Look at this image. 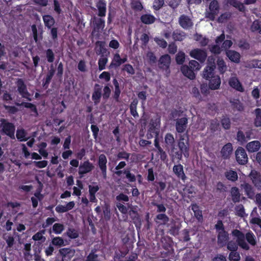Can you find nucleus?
<instances>
[{
	"mask_svg": "<svg viewBox=\"0 0 261 261\" xmlns=\"http://www.w3.org/2000/svg\"><path fill=\"white\" fill-rule=\"evenodd\" d=\"M207 62V65L203 72V76L206 80H209L215 75L214 72L215 68L214 58L213 57H208Z\"/></svg>",
	"mask_w": 261,
	"mask_h": 261,
	"instance_id": "f257e3e1",
	"label": "nucleus"
},
{
	"mask_svg": "<svg viewBox=\"0 0 261 261\" xmlns=\"http://www.w3.org/2000/svg\"><path fill=\"white\" fill-rule=\"evenodd\" d=\"M219 11V6L218 2L214 0L210 4L209 8L205 12V17L210 20H214L215 16L218 14Z\"/></svg>",
	"mask_w": 261,
	"mask_h": 261,
	"instance_id": "f03ea898",
	"label": "nucleus"
},
{
	"mask_svg": "<svg viewBox=\"0 0 261 261\" xmlns=\"http://www.w3.org/2000/svg\"><path fill=\"white\" fill-rule=\"evenodd\" d=\"M232 236L234 240H236L238 244L242 248L248 250L249 246L248 244L245 242L244 235L240 231L234 230L232 232Z\"/></svg>",
	"mask_w": 261,
	"mask_h": 261,
	"instance_id": "7ed1b4c3",
	"label": "nucleus"
},
{
	"mask_svg": "<svg viewBox=\"0 0 261 261\" xmlns=\"http://www.w3.org/2000/svg\"><path fill=\"white\" fill-rule=\"evenodd\" d=\"M224 38L225 35L223 33L216 38L215 40L216 44L210 46V50L212 53L215 54H220L223 48L222 46H220V45L222 42L224 40Z\"/></svg>",
	"mask_w": 261,
	"mask_h": 261,
	"instance_id": "20e7f679",
	"label": "nucleus"
},
{
	"mask_svg": "<svg viewBox=\"0 0 261 261\" xmlns=\"http://www.w3.org/2000/svg\"><path fill=\"white\" fill-rule=\"evenodd\" d=\"M160 124V120L159 118H155L154 120H152L149 126L148 132L150 133V137L155 136L156 137L159 132V127Z\"/></svg>",
	"mask_w": 261,
	"mask_h": 261,
	"instance_id": "39448f33",
	"label": "nucleus"
},
{
	"mask_svg": "<svg viewBox=\"0 0 261 261\" xmlns=\"http://www.w3.org/2000/svg\"><path fill=\"white\" fill-rule=\"evenodd\" d=\"M236 156L237 162L242 165L247 162L248 156L245 149L242 147H239L236 151Z\"/></svg>",
	"mask_w": 261,
	"mask_h": 261,
	"instance_id": "423d86ee",
	"label": "nucleus"
},
{
	"mask_svg": "<svg viewBox=\"0 0 261 261\" xmlns=\"http://www.w3.org/2000/svg\"><path fill=\"white\" fill-rule=\"evenodd\" d=\"M1 126L5 134L9 136L11 138L14 137V126L10 123L7 122L5 120H2Z\"/></svg>",
	"mask_w": 261,
	"mask_h": 261,
	"instance_id": "0eeeda50",
	"label": "nucleus"
},
{
	"mask_svg": "<svg viewBox=\"0 0 261 261\" xmlns=\"http://www.w3.org/2000/svg\"><path fill=\"white\" fill-rule=\"evenodd\" d=\"M190 55L192 58H195L201 62H203L207 56L206 52L200 49H194L191 50Z\"/></svg>",
	"mask_w": 261,
	"mask_h": 261,
	"instance_id": "6e6552de",
	"label": "nucleus"
},
{
	"mask_svg": "<svg viewBox=\"0 0 261 261\" xmlns=\"http://www.w3.org/2000/svg\"><path fill=\"white\" fill-rule=\"evenodd\" d=\"M184 140V138H180L178 142V147L181 153L184 154V156L188 158L189 156V141L188 139L186 140L185 142Z\"/></svg>",
	"mask_w": 261,
	"mask_h": 261,
	"instance_id": "1a4fd4ad",
	"label": "nucleus"
},
{
	"mask_svg": "<svg viewBox=\"0 0 261 261\" xmlns=\"http://www.w3.org/2000/svg\"><path fill=\"white\" fill-rule=\"evenodd\" d=\"M249 176L254 186L258 189H261V175L255 170H252Z\"/></svg>",
	"mask_w": 261,
	"mask_h": 261,
	"instance_id": "9d476101",
	"label": "nucleus"
},
{
	"mask_svg": "<svg viewBox=\"0 0 261 261\" xmlns=\"http://www.w3.org/2000/svg\"><path fill=\"white\" fill-rule=\"evenodd\" d=\"M17 85L18 87V90L21 96L27 99L31 100L30 98V94L27 90L26 86L24 85L23 81L21 79H19L17 81Z\"/></svg>",
	"mask_w": 261,
	"mask_h": 261,
	"instance_id": "9b49d317",
	"label": "nucleus"
},
{
	"mask_svg": "<svg viewBox=\"0 0 261 261\" xmlns=\"http://www.w3.org/2000/svg\"><path fill=\"white\" fill-rule=\"evenodd\" d=\"M179 23L180 25L185 29H190L193 25L192 20L185 15H182L179 17Z\"/></svg>",
	"mask_w": 261,
	"mask_h": 261,
	"instance_id": "f8f14e48",
	"label": "nucleus"
},
{
	"mask_svg": "<svg viewBox=\"0 0 261 261\" xmlns=\"http://www.w3.org/2000/svg\"><path fill=\"white\" fill-rule=\"evenodd\" d=\"M209 88L212 90H217L220 87L221 80L219 75H216L209 79Z\"/></svg>",
	"mask_w": 261,
	"mask_h": 261,
	"instance_id": "ddd939ff",
	"label": "nucleus"
},
{
	"mask_svg": "<svg viewBox=\"0 0 261 261\" xmlns=\"http://www.w3.org/2000/svg\"><path fill=\"white\" fill-rule=\"evenodd\" d=\"M261 147V144L258 141H253L249 142L246 146V148L249 152L257 151Z\"/></svg>",
	"mask_w": 261,
	"mask_h": 261,
	"instance_id": "4468645a",
	"label": "nucleus"
},
{
	"mask_svg": "<svg viewBox=\"0 0 261 261\" xmlns=\"http://www.w3.org/2000/svg\"><path fill=\"white\" fill-rule=\"evenodd\" d=\"M93 165L88 161L85 162L79 167V173L80 174H86L92 170Z\"/></svg>",
	"mask_w": 261,
	"mask_h": 261,
	"instance_id": "2eb2a0df",
	"label": "nucleus"
},
{
	"mask_svg": "<svg viewBox=\"0 0 261 261\" xmlns=\"http://www.w3.org/2000/svg\"><path fill=\"white\" fill-rule=\"evenodd\" d=\"M170 57L169 55L162 56L159 61V67L163 69H167L170 65Z\"/></svg>",
	"mask_w": 261,
	"mask_h": 261,
	"instance_id": "dca6fc26",
	"label": "nucleus"
},
{
	"mask_svg": "<svg viewBox=\"0 0 261 261\" xmlns=\"http://www.w3.org/2000/svg\"><path fill=\"white\" fill-rule=\"evenodd\" d=\"M181 71L185 76L189 79L193 80L195 77V74L194 72V70H192L190 66L186 65L182 66L181 67Z\"/></svg>",
	"mask_w": 261,
	"mask_h": 261,
	"instance_id": "f3484780",
	"label": "nucleus"
},
{
	"mask_svg": "<svg viewBox=\"0 0 261 261\" xmlns=\"http://www.w3.org/2000/svg\"><path fill=\"white\" fill-rule=\"evenodd\" d=\"M229 86L239 91H243V88L239 80L236 76L231 77L229 80Z\"/></svg>",
	"mask_w": 261,
	"mask_h": 261,
	"instance_id": "a211bd4d",
	"label": "nucleus"
},
{
	"mask_svg": "<svg viewBox=\"0 0 261 261\" xmlns=\"http://www.w3.org/2000/svg\"><path fill=\"white\" fill-rule=\"evenodd\" d=\"M226 55L228 59L234 63H239L240 60V55L239 53L232 50H226Z\"/></svg>",
	"mask_w": 261,
	"mask_h": 261,
	"instance_id": "6ab92c4d",
	"label": "nucleus"
},
{
	"mask_svg": "<svg viewBox=\"0 0 261 261\" xmlns=\"http://www.w3.org/2000/svg\"><path fill=\"white\" fill-rule=\"evenodd\" d=\"M187 124V119L182 118L177 120L176 123V128L178 133H182L186 129Z\"/></svg>",
	"mask_w": 261,
	"mask_h": 261,
	"instance_id": "aec40b11",
	"label": "nucleus"
},
{
	"mask_svg": "<svg viewBox=\"0 0 261 261\" xmlns=\"http://www.w3.org/2000/svg\"><path fill=\"white\" fill-rule=\"evenodd\" d=\"M228 238V234L225 231H220L218 234V244L221 246H223L226 244Z\"/></svg>",
	"mask_w": 261,
	"mask_h": 261,
	"instance_id": "412c9836",
	"label": "nucleus"
},
{
	"mask_svg": "<svg viewBox=\"0 0 261 261\" xmlns=\"http://www.w3.org/2000/svg\"><path fill=\"white\" fill-rule=\"evenodd\" d=\"M122 64L121 58L119 54L116 53L109 66L110 68H116Z\"/></svg>",
	"mask_w": 261,
	"mask_h": 261,
	"instance_id": "4be33fe9",
	"label": "nucleus"
},
{
	"mask_svg": "<svg viewBox=\"0 0 261 261\" xmlns=\"http://www.w3.org/2000/svg\"><path fill=\"white\" fill-rule=\"evenodd\" d=\"M107 162V160L106 156L104 154H101L99 157L98 164L104 176L106 175Z\"/></svg>",
	"mask_w": 261,
	"mask_h": 261,
	"instance_id": "5701e85b",
	"label": "nucleus"
},
{
	"mask_svg": "<svg viewBox=\"0 0 261 261\" xmlns=\"http://www.w3.org/2000/svg\"><path fill=\"white\" fill-rule=\"evenodd\" d=\"M232 151V145L230 143H227L224 145L221 150V154L224 159L228 158Z\"/></svg>",
	"mask_w": 261,
	"mask_h": 261,
	"instance_id": "b1692460",
	"label": "nucleus"
},
{
	"mask_svg": "<svg viewBox=\"0 0 261 261\" xmlns=\"http://www.w3.org/2000/svg\"><path fill=\"white\" fill-rule=\"evenodd\" d=\"M101 88L99 86L96 85L94 88L92 98L95 104H97L100 101L101 97Z\"/></svg>",
	"mask_w": 261,
	"mask_h": 261,
	"instance_id": "393cba45",
	"label": "nucleus"
},
{
	"mask_svg": "<svg viewBox=\"0 0 261 261\" xmlns=\"http://www.w3.org/2000/svg\"><path fill=\"white\" fill-rule=\"evenodd\" d=\"M173 171L174 173L182 180L186 178L185 174L183 170V166L181 165H175L173 167Z\"/></svg>",
	"mask_w": 261,
	"mask_h": 261,
	"instance_id": "a878e982",
	"label": "nucleus"
},
{
	"mask_svg": "<svg viewBox=\"0 0 261 261\" xmlns=\"http://www.w3.org/2000/svg\"><path fill=\"white\" fill-rule=\"evenodd\" d=\"M97 7L98 9V15L100 16H104L106 12V4L103 0H98L97 3Z\"/></svg>",
	"mask_w": 261,
	"mask_h": 261,
	"instance_id": "bb28decb",
	"label": "nucleus"
},
{
	"mask_svg": "<svg viewBox=\"0 0 261 261\" xmlns=\"http://www.w3.org/2000/svg\"><path fill=\"white\" fill-rule=\"evenodd\" d=\"M241 187L243 189L245 190L246 194L249 198H252L254 197V193L253 191L252 187L249 184L244 183L241 184Z\"/></svg>",
	"mask_w": 261,
	"mask_h": 261,
	"instance_id": "cd10ccee",
	"label": "nucleus"
},
{
	"mask_svg": "<svg viewBox=\"0 0 261 261\" xmlns=\"http://www.w3.org/2000/svg\"><path fill=\"white\" fill-rule=\"evenodd\" d=\"M141 20L143 23L149 24L155 21V18L151 14H144L141 16Z\"/></svg>",
	"mask_w": 261,
	"mask_h": 261,
	"instance_id": "c85d7f7f",
	"label": "nucleus"
},
{
	"mask_svg": "<svg viewBox=\"0 0 261 261\" xmlns=\"http://www.w3.org/2000/svg\"><path fill=\"white\" fill-rule=\"evenodd\" d=\"M230 193L232 200L233 202H236L240 201L241 197L239 190L237 188L232 187L231 189Z\"/></svg>",
	"mask_w": 261,
	"mask_h": 261,
	"instance_id": "c756f323",
	"label": "nucleus"
},
{
	"mask_svg": "<svg viewBox=\"0 0 261 261\" xmlns=\"http://www.w3.org/2000/svg\"><path fill=\"white\" fill-rule=\"evenodd\" d=\"M225 176L229 180L234 181L238 179L237 173L233 170H230L226 172Z\"/></svg>",
	"mask_w": 261,
	"mask_h": 261,
	"instance_id": "7c9ffc66",
	"label": "nucleus"
},
{
	"mask_svg": "<svg viewBox=\"0 0 261 261\" xmlns=\"http://www.w3.org/2000/svg\"><path fill=\"white\" fill-rule=\"evenodd\" d=\"M217 65L220 73H224L227 69V66L223 59L219 58L217 60Z\"/></svg>",
	"mask_w": 261,
	"mask_h": 261,
	"instance_id": "2f4dec72",
	"label": "nucleus"
},
{
	"mask_svg": "<svg viewBox=\"0 0 261 261\" xmlns=\"http://www.w3.org/2000/svg\"><path fill=\"white\" fill-rule=\"evenodd\" d=\"M43 198V195L40 192H36L35 194V197L31 198L33 206L36 207L38 205V201L41 200Z\"/></svg>",
	"mask_w": 261,
	"mask_h": 261,
	"instance_id": "473e14b6",
	"label": "nucleus"
},
{
	"mask_svg": "<svg viewBox=\"0 0 261 261\" xmlns=\"http://www.w3.org/2000/svg\"><path fill=\"white\" fill-rule=\"evenodd\" d=\"M172 36L173 39L176 41H181L185 37V33L179 31L174 32Z\"/></svg>",
	"mask_w": 261,
	"mask_h": 261,
	"instance_id": "72a5a7b5",
	"label": "nucleus"
},
{
	"mask_svg": "<svg viewBox=\"0 0 261 261\" xmlns=\"http://www.w3.org/2000/svg\"><path fill=\"white\" fill-rule=\"evenodd\" d=\"M59 252L60 254L63 256V257H64L65 259L67 257L69 258L73 254V252L71 251V250L68 248L61 249Z\"/></svg>",
	"mask_w": 261,
	"mask_h": 261,
	"instance_id": "f704fd0d",
	"label": "nucleus"
},
{
	"mask_svg": "<svg viewBox=\"0 0 261 261\" xmlns=\"http://www.w3.org/2000/svg\"><path fill=\"white\" fill-rule=\"evenodd\" d=\"M105 27V21L101 19H99L96 25V27L94 28L92 34L94 35L96 31H101Z\"/></svg>",
	"mask_w": 261,
	"mask_h": 261,
	"instance_id": "c9c22d12",
	"label": "nucleus"
},
{
	"mask_svg": "<svg viewBox=\"0 0 261 261\" xmlns=\"http://www.w3.org/2000/svg\"><path fill=\"white\" fill-rule=\"evenodd\" d=\"M43 21L46 27L50 28L55 22L54 19L50 15H46L43 16Z\"/></svg>",
	"mask_w": 261,
	"mask_h": 261,
	"instance_id": "e433bc0d",
	"label": "nucleus"
},
{
	"mask_svg": "<svg viewBox=\"0 0 261 261\" xmlns=\"http://www.w3.org/2000/svg\"><path fill=\"white\" fill-rule=\"evenodd\" d=\"M190 67L194 70V72L199 71L201 69V66L198 62L195 60H191L189 62Z\"/></svg>",
	"mask_w": 261,
	"mask_h": 261,
	"instance_id": "4c0bfd02",
	"label": "nucleus"
},
{
	"mask_svg": "<svg viewBox=\"0 0 261 261\" xmlns=\"http://www.w3.org/2000/svg\"><path fill=\"white\" fill-rule=\"evenodd\" d=\"M64 226L60 223H55L53 227V231L56 234H60L64 230Z\"/></svg>",
	"mask_w": 261,
	"mask_h": 261,
	"instance_id": "58836bf2",
	"label": "nucleus"
},
{
	"mask_svg": "<svg viewBox=\"0 0 261 261\" xmlns=\"http://www.w3.org/2000/svg\"><path fill=\"white\" fill-rule=\"evenodd\" d=\"M194 39L196 41H198L202 46L206 45L208 42V40L207 39L203 37L202 36L198 34L195 36Z\"/></svg>",
	"mask_w": 261,
	"mask_h": 261,
	"instance_id": "ea45409f",
	"label": "nucleus"
},
{
	"mask_svg": "<svg viewBox=\"0 0 261 261\" xmlns=\"http://www.w3.org/2000/svg\"><path fill=\"white\" fill-rule=\"evenodd\" d=\"M185 60V54L184 52L179 51L176 56V61L178 64H182Z\"/></svg>",
	"mask_w": 261,
	"mask_h": 261,
	"instance_id": "a19ab883",
	"label": "nucleus"
},
{
	"mask_svg": "<svg viewBox=\"0 0 261 261\" xmlns=\"http://www.w3.org/2000/svg\"><path fill=\"white\" fill-rule=\"evenodd\" d=\"M165 141L167 145L172 146L174 143V138L171 134H167L165 137Z\"/></svg>",
	"mask_w": 261,
	"mask_h": 261,
	"instance_id": "79ce46f5",
	"label": "nucleus"
},
{
	"mask_svg": "<svg viewBox=\"0 0 261 261\" xmlns=\"http://www.w3.org/2000/svg\"><path fill=\"white\" fill-rule=\"evenodd\" d=\"M51 243L53 245L58 247H61L64 245V241L60 237H55L53 238Z\"/></svg>",
	"mask_w": 261,
	"mask_h": 261,
	"instance_id": "37998d69",
	"label": "nucleus"
},
{
	"mask_svg": "<svg viewBox=\"0 0 261 261\" xmlns=\"http://www.w3.org/2000/svg\"><path fill=\"white\" fill-rule=\"evenodd\" d=\"M17 138L21 141L27 140L26 133L23 129H18L16 132Z\"/></svg>",
	"mask_w": 261,
	"mask_h": 261,
	"instance_id": "c03bdc74",
	"label": "nucleus"
},
{
	"mask_svg": "<svg viewBox=\"0 0 261 261\" xmlns=\"http://www.w3.org/2000/svg\"><path fill=\"white\" fill-rule=\"evenodd\" d=\"M256 113V118L255 119V125L256 126H261V114H260V109H257L255 110Z\"/></svg>",
	"mask_w": 261,
	"mask_h": 261,
	"instance_id": "a18cd8bd",
	"label": "nucleus"
},
{
	"mask_svg": "<svg viewBox=\"0 0 261 261\" xmlns=\"http://www.w3.org/2000/svg\"><path fill=\"white\" fill-rule=\"evenodd\" d=\"M108 62V58L105 57H101L98 61L99 69L102 70L105 68L106 65Z\"/></svg>",
	"mask_w": 261,
	"mask_h": 261,
	"instance_id": "49530a36",
	"label": "nucleus"
},
{
	"mask_svg": "<svg viewBox=\"0 0 261 261\" xmlns=\"http://www.w3.org/2000/svg\"><path fill=\"white\" fill-rule=\"evenodd\" d=\"M228 2L237 8L240 11H243L244 10V6L243 4L238 2L236 0H228Z\"/></svg>",
	"mask_w": 261,
	"mask_h": 261,
	"instance_id": "de8ad7c7",
	"label": "nucleus"
},
{
	"mask_svg": "<svg viewBox=\"0 0 261 261\" xmlns=\"http://www.w3.org/2000/svg\"><path fill=\"white\" fill-rule=\"evenodd\" d=\"M138 103L137 100H134L130 106V109L132 114L134 116H138V113L136 111V107Z\"/></svg>",
	"mask_w": 261,
	"mask_h": 261,
	"instance_id": "09e8293b",
	"label": "nucleus"
},
{
	"mask_svg": "<svg viewBox=\"0 0 261 261\" xmlns=\"http://www.w3.org/2000/svg\"><path fill=\"white\" fill-rule=\"evenodd\" d=\"M251 29L252 31H258L261 34V27L259 22L258 20L254 21L251 25Z\"/></svg>",
	"mask_w": 261,
	"mask_h": 261,
	"instance_id": "8fccbe9b",
	"label": "nucleus"
},
{
	"mask_svg": "<svg viewBox=\"0 0 261 261\" xmlns=\"http://www.w3.org/2000/svg\"><path fill=\"white\" fill-rule=\"evenodd\" d=\"M246 238L247 241L252 245H254L256 243V241L255 240L254 235L251 232H248L246 235Z\"/></svg>",
	"mask_w": 261,
	"mask_h": 261,
	"instance_id": "3c124183",
	"label": "nucleus"
},
{
	"mask_svg": "<svg viewBox=\"0 0 261 261\" xmlns=\"http://www.w3.org/2000/svg\"><path fill=\"white\" fill-rule=\"evenodd\" d=\"M229 258L231 261H239L240 259V256L239 253L231 251L229 254Z\"/></svg>",
	"mask_w": 261,
	"mask_h": 261,
	"instance_id": "603ef678",
	"label": "nucleus"
},
{
	"mask_svg": "<svg viewBox=\"0 0 261 261\" xmlns=\"http://www.w3.org/2000/svg\"><path fill=\"white\" fill-rule=\"evenodd\" d=\"M236 214L241 217H244L245 213L244 207L242 205H239L236 207Z\"/></svg>",
	"mask_w": 261,
	"mask_h": 261,
	"instance_id": "864d4df0",
	"label": "nucleus"
},
{
	"mask_svg": "<svg viewBox=\"0 0 261 261\" xmlns=\"http://www.w3.org/2000/svg\"><path fill=\"white\" fill-rule=\"evenodd\" d=\"M34 165L39 168H45L48 164L47 161H34L33 162Z\"/></svg>",
	"mask_w": 261,
	"mask_h": 261,
	"instance_id": "5fc2aeb1",
	"label": "nucleus"
},
{
	"mask_svg": "<svg viewBox=\"0 0 261 261\" xmlns=\"http://www.w3.org/2000/svg\"><path fill=\"white\" fill-rule=\"evenodd\" d=\"M44 233V231H41L38 232L35 235L33 236V239L35 241H40L43 239V241L45 240V238L43 237V234Z\"/></svg>",
	"mask_w": 261,
	"mask_h": 261,
	"instance_id": "6e6d98bb",
	"label": "nucleus"
},
{
	"mask_svg": "<svg viewBox=\"0 0 261 261\" xmlns=\"http://www.w3.org/2000/svg\"><path fill=\"white\" fill-rule=\"evenodd\" d=\"M123 70L126 71L129 74H133L135 73V70L133 66L130 64H125L124 65Z\"/></svg>",
	"mask_w": 261,
	"mask_h": 261,
	"instance_id": "4d7b16f0",
	"label": "nucleus"
},
{
	"mask_svg": "<svg viewBox=\"0 0 261 261\" xmlns=\"http://www.w3.org/2000/svg\"><path fill=\"white\" fill-rule=\"evenodd\" d=\"M227 248L231 251H236L238 248V244L232 241H230L227 244Z\"/></svg>",
	"mask_w": 261,
	"mask_h": 261,
	"instance_id": "13d9d810",
	"label": "nucleus"
},
{
	"mask_svg": "<svg viewBox=\"0 0 261 261\" xmlns=\"http://www.w3.org/2000/svg\"><path fill=\"white\" fill-rule=\"evenodd\" d=\"M163 0H155L153 7L154 9L159 10L163 6Z\"/></svg>",
	"mask_w": 261,
	"mask_h": 261,
	"instance_id": "bf43d9fd",
	"label": "nucleus"
},
{
	"mask_svg": "<svg viewBox=\"0 0 261 261\" xmlns=\"http://www.w3.org/2000/svg\"><path fill=\"white\" fill-rule=\"evenodd\" d=\"M67 235L70 238L74 239L77 237L78 233L76 230L72 229H69L67 232Z\"/></svg>",
	"mask_w": 261,
	"mask_h": 261,
	"instance_id": "052dcab7",
	"label": "nucleus"
},
{
	"mask_svg": "<svg viewBox=\"0 0 261 261\" xmlns=\"http://www.w3.org/2000/svg\"><path fill=\"white\" fill-rule=\"evenodd\" d=\"M154 40L156 43L161 47L165 48L167 46V43L164 40L159 38H155Z\"/></svg>",
	"mask_w": 261,
	"mask_h": 261,
	"instance_id": "680f3d73",
	"label": "nucleus"
},
{
	"mask_svg": "<svg viewBox=\"0 0 261 261\" xmlns=\"http://www.w3.org/2000/svg\"><path fill=\"white\" fill-rule=\"evenodd\" d=\"M156 219L161 220L162 223L165 224L169 220L168 217L165 214H159L156 216Z\"/></svg>",
	"mask_w": 261,
	"mask_h": 261,
	"instance_id": "e2e57ef3",
	"label": "nucleus"
},
{
	"mask_svg": "<svg viewBox=\"0 0 261 261\" xmlns=\"http://www.w3.org/2000/svg\"><path fill=\"white\" fill-rule=\"evenodd\" d=\"M232 45V42L231 40H225L223 44L222 47H223L225 50H227Z\"/></svg>",
	"mask_w": 261,
	"mask_h": 261,
	"instance_id": "0e129e2a",
	"label": "nucleus"
},
{
	"mask_svg": "<svg viewBox=\"0 0 261 261\" xmlns=\"http://www.w3.org/2000/svg\"><path fill=\"white\" fill-rule=\"evenodd\" d=\"M230 15L229 13H225L222 14L218 18V21L220 22H223L225 20H226L228 18H229Z\"/></svg>",
	"mask_w": 261,
	"mask_h": 261,
	"instance_id": "69168bd1",
	"label": "nucleus"
},
{
	"mask_svg": "<svg viewBox=\"0 0 261 261\" xmlns=\"http://www.w3.org/2000/svg\"><path fill=\"white\" fill-rule=\"evenodd\" d=\"M132 7L136 10H141L143 8L141 4L139 2H133Z\"/></svg>",
	"mask_w": 261,
	"mask_h": 261,
	"instance_id": "338daca9",
	"label": "nucleus"
},
{
	"mask_svg": "<svg viewBox=\"0 0 261 261\" xmlns=\"http://www.w3.org/2000/svg\"><path fill=\"white\" fill-rule=\"evenodd\" d=\"M86 261H99V259L97 255L91 253L88 255Z\"/></svg>",
	"mask_w": 261,
	"mask_h": 261,
	"instance_id": "774afa93",
	"label": "nucleus"
}]
</instances>
